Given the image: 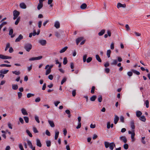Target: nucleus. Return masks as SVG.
<instances>
[{
    "mask_svg": "<svg viewBox=\"0 0 150 150\" xmlns=\"http://www.w3.org/2000/svg\"><path fill=\"white\" fill-rule=\"evenodd\" d=\"M104 143L105 147L106 148H107L108 147H109V148L111 150H113V149L114 147L112 145V143H109V142L105 141L104 142Z\"/></svg>",
    "mask_w": 150,
    "mask_h": 150,
    "instance_id": "f257e3e1",
    "label": "nucleus"
},
{
    "mask_svg": "<svg viewBox=\"0 0 150 150\" xmlns=\"http://www.w3.org/2000/svg\"><path fill=\"white\" fill-rule=\"evenodd\" d=\"M32 45L29 43H27L25 45L24 48L27 52H29L32 48Z\"/></svg>",
    "mask_w": 150,
    "mask_h": 150,
    "instance_id": "f03ea898",
    "label": "nucleus"
},
{
    "mask_svg": "<svg viewBox=\"0 0 150 150\" xmlns=\"http://www.w3.org/2000/svg\"><path fill=\"white\" fill-rule=\"evenodd\" d=\"M19 14L20 13L19 11L16 10H14L13 11V20H15L18 18Z\"/></svg>",
    "mask_w": 150,
    "mask_h": 150,
    "instance_id": "7ed1b4c3",
    "label": "nucleus"
},
{
    "mask_svg": "<svg viewBox=\"0 0 150 150\" xmlns=\"http://www.w3.org/2000/svg\"><path fill=\"white\" fill-rule=\"evenodd\" d=\"M42 57V56H40L36 57H33L30 58L29 59V60L30 61H34L35 60H38L40 59Z\"/></svg>",
    "mask_w": 150,
    "mask_h": 150,
    "instance_id": "20e7f679",
    "label": "nucleus"
},
{
    "mask_svg": "<svg viewBox=\"0 0 150 150\" xmlns=\"http://www.w3.org/2000/svg\"><path fill=\"white\" fill-rule=\"evenodd\" d=\"M11 57L4 55L3 54H0V58L3 59H11Z\"/></svg>",
    "mask_w": 150,
    "mask_h": 150,
    "instance_id": "39448f33",
    "label": "nucleus"
},
{
    "mask_svg": "<svg viewBox=\"0 0 150 150\" xmlns=\"http://www.w3.org/2000/svg\"><path fill=\"white\" fill-rule=\"evenodd\" d=\"M126 7V4H122L120 3H118L117 4V8H119L120 7H122L123 8H125Z\"/></svg>",
    "mask_w": 150,
    "mask_h": 150,
    "instance_id": "423d86ee",
    "label": "nucleus"
},
{
    "mask_svg": "<svg viewBox=\"0 0 150 150\" xmlns=\"http://www.w3.org/2000/svg\"><path fill=\"white\" fill-rule=\"evenodd\" d=\"M23 38V36L21 34H20L18 37L16 39L15 42H19Z\"/></svg>",
    "mask_w": 150,
    "mask_h": 150,
    "instance_id": "0eeeda50",
    "label": "nucleus"
},
{
    "mask_svg": "<svg viewBox=\"0 0 150 150\" xmlns=\"http://www.w3.org/2000/svg\"><path fill=\"white\" fill-rule=\"evenodd\" d=\"M120 139L122 141L125 143H126L127 142V139L125 136H121L120 137Z\"/></svg>",
    "mask_w": 150,
    "mask_h": 150,
    "instance_id": "6e6552de",
    "label": "nucleus"
},
{
    "mask_svg": "<svg viewBox=\"0 0 150 150\" xmlns=\"http://www.w3.org/2000/svg\"><path fill=\"white\" fill-rule=\"evenodd\" d=\"M39 42L42 45H45L46 44V41L45 40H41L39 41Z\"/></svg>",
    "mask_w": 150,
    "mask_h": 150,
    "instance_id": "1a4fd4ad",
    "label": "nucleus"
},
{
    "mask_svg": "<svg viewBox=\"0 0 150 150\" xmlns=\"http://www.w3.org/2000/svg\"><path fill=\"white\" fill-rule=\"evenodd\" d=\"M134 123V121L133 120H132L130 122L131 127L132 129L133 130L134 129H135Z\"/></svg>",
    "mask_w": 150,
    "mask_h": 150,
    "instance_id": "9d476101",
    "label": "nucleus"
},
{
    "mask_svg": "<svg viewBox=\"0 0 150 150\" xmlns=\"http://www.w3.org/2000/svg\"><path fill=\"white\" fill-rule=\"evenodd\" d=\"M119 120V117L117 115H115V117L114 118V123L115 124H116L117 123Z\"/></svg>",
    "mask_w": 150,
    "mask_h": 150,
    "instance_id": "9b49d317",
    "label": "nucleus"
},
{
    "mask_svg": "<svg viewBox=\"0 0 150 150\" xmlns=\"http://www.w3.org/2000/svg\"><path fill=\"white\" fill-rule=\"evenodd\" d=\"M8 71V70L1 69L0 70V73L1 74H7Z\"/></svg>",
    "mask_w": 150,
    "mask_h": 150,
    "instance_id": "f8f14e48",
    "label": "nucleus"
},
{
    "mask_svg": "<svg viewBox=\"0 0 150 150\" xmlns=\"http://www.w3.org/2000/svg\"><path fill=\"white\" fill-rule=\"evenodd\" d=\"M59 132L57 131V130H55V134L54 137L55 139L57 140L58 137L59 135Z\"/></svg>",
    "mask_w": 150,
    "mask_h": 150,
    "instance_id": "ddd939ff",
    "label": "nucleus"
},
{
    "mask_svg": "<svg viewBox=\"0 0 150 150\" xmlns=\"http://www.w3.org/2000/svg\"><path fill=\"white\" fill-rule=\"evenodd\" d=\"M21 112L24 115H28L26 110L24 108H22L21 110Z\"/></svg>",
    "mask_w": 150,
    "mask_h": 150,
    "instance_id": "4468645a",
    "label": "nucleus"
},
{
    "mask_svg": "<svg viewBox=\"0 0 150 150\" xmlns=\"http://www.w3.org/2000/svg\"><path fill=\"white\" fill-rule=\"evenodd\" d=\"M20 7L23 9H25L26 8V6L25 4L23 3H22L20 4Z\"/></svg>",
    "mask_w": 150,
    "mask_h": 150,
    "instance_id": "2eb2a0df",
    "label": "nucleus"
},
{
    "mask_svg": "<svg viewBox=\"0 0 150 150\" xmlns=\"http://www.w3.org/2000/svg\"><path fill=\"white\" fill-rule=\"evenodd\" d=\"M67 48L68 47L67 46H65L59 51L60 53H62L64 52L66 50Z\"/></svg>",
    "mask_w": 150,
    "mask_h": 150,
    "instance_id": "dca6fc26",
    "label": "nucleus"
},
{
    "mask_svg": "<svg viewBox=\"0 0 150 150\" xmlns=\"http://www.w3.org/2000/svg\"><path fill=\"white\" fill-rule=\"evenodd\" d=\"M54 26L56 28H59L60 27V24L59 22L58 21L55 22Z\"/></svg>",
    "mask_w": 150,
    "mask_h": 150,
    "instance_id": "f3484780",
    "label": "nucleus"
},
{
    "mask_svg": "<svg viewBox=\"0 0 150 150\" xmlns=\"http://www.w3.org/2000/svg\"><path fill=\"white\" fill-rule=\"evenodd\" d=\"M36 144L38 146L41 147L42 146V144L40 141L38 139H36Z\"/></svg>",
    "mask_w": 150,
    "mask_h": 150,
    "instance_id": "a211bd4d",
    "label": "nucleus"
},
{
    "mask_svg": "<svg viewBox=\"0 0 150 150\" xmlns=\"http://www.w3.org/2000/svg\"><path fill=\"white\" fill-rule=\"evenodd\" d=\"M142 113L140 111L138 110L136 112V116L138 117H139L142 115Z\"/></svg>",
    "mask_w": 150,
    "mask_h": 150,
    "instance_id": "6ab92c4d",
    "label": "nucleus"
},
{
    "mask_svg": "<svg viewBox=\"0 0 150 150\" xmlns=\"http://www.w3.org/2000/svg\"><path fill=\"white\" fill-rule=\"evenodd\" d=\"M87 6L86 4L83 3L80 6V8L82 9H84L86 8Z\"/></svg>",
    "mask_w": 150,
    "mask_h": 150,
    "instance_id": "aec40b11",
    "label": "nucleus"
},
{
    "mask_svg": "<svg viewBox=\"0 0 150 150\" xmlns=\"http://www.w3.org/2000/svg\"><path fill=\"white\" fill-rule=\"evenodd\" d=\"M139 117V119L140 120L144 122H145L146 121V118L143 115Z\"/></svg>",
    "mask_w": 150,
    "mask_h": 150,
    "instance_id": "412c9836",
    "label": "nucleus"
},
{
    "mask_svg": "<svg viewBox=\"0 0 150 150\" xmlns=\"http://www.w3.org/2000/svg\"><path fill=\"white\" fill-rule=\"evenodd\" d=\"M83 38L82 37L78 38L76 39V43L77 45H78L79 42L82 40Z\"/></svg>",
    "mask_w": 150,
    "mask_h": 150,
    "instance_id": "4be33fe9",
    "label": "nucleus"
},
{
    "mask_svg": "<svg viewBox=\"0 0 150 150\" xmlns=\"http://www.w3.org/2000/svg\"><path fill=\"white\" fill-rule=\"evenodd\" d=\"M48 122L51 127H54V125L53 121L49 120Z\"/></svg>",
    "mask_w": 150,
    "mask_h": 150,
    "instance_id": "5701e85b",
    "label": "nucleus"
},
{
    "mask_svg": "<svg viewBox=\"0 0 150 150\" xmlns=\"http://www.w3.org/2000/svg\"><path fill=\"white\" fill-rule=\"evenodd\" d=\"M27 143L29 147L31 149H33V146L31 142L29 140H27Z\"/></svg>",
    "mask_w": 150,
    "mask_h": 150,
    "instance_id": "b1692460",
    "label": "nucleus"
},
{
    "mask_svg": "<svg viewBox=\"0 0 150 150\" xmlns=\"http://www.w3.org/2000/svg\"><path fill=\"white\" fill-rule=\"evenodd\" d=\"M97 98V96L96 95H93L90 98V100L91 101H94Z\"/></svg>",
    "mask_w": 150,
    "mask_h": 150,
    "instance_id": "393cba45",
    "label": "nucleus"
},
{
    "mask_svg": "<svg viewBox=\"0 0 150 150\" xmlns=\"http://www.w3.org/2000/svg\"><path fill=\"white\" fill-rule=\"evenodd\" d=\"M131 71L137 75H139L140 74V73L139 71L136 70L134 69H132Z\"/></svg>",
    "mask_w": 150,
    "mask_h": 150,
    "instance_id": "a878e982",
    "label": "nucleus"
},
{
    "mask_svg": "<svg viewBox=\"0 0 150 150\" xmlns=\"http://www.w3.org/2000/svg\"><path fill=\"white\" fill-rule=\"evenodd\" d=\"M12 88L13 90H16L18 88V86L17 85L13 84L12 85Z\"/></svg>",
    "mask_w": 150,
    "mask_h": 150,
    "instance_id": "bb28decb",
    "label": "nucleus"
},
{
    "mask_svg": "<svg viewBox=\"0 0 150 150\" xmlns=\"http://www.w3.org/2000/svg\"><path fill=\"white\" fill-rule=\"evenodd\" d=\"M132 131L133 132L131 134V138L132 139V142H134V137L135 135V134L134 132V130Z\"/></svg>",
    "mask_w": 150,
    "mask_h": 150,
    "instance_id": "cd10ccee",
    "label": "nucleus"
},
{
    "mask_svg": "<svg viewBox=\"0 0 150 150\" xmlns=\"http://www.w3.org/2000/svg\"><path fill=\"white\" fill-rule=\"evenodd\" d=\"M105 30L103 29L98 33V35L99 36H102L105 33Z\"/></svg>",
    "mask_w": 150,
    "mask_h": 150,
    "instance_id": "c85d7f7f",
    "label": "nucleus"
},
{
    "mask_svg": "<svg viewBox=\"0 0 150 150\" xmlns=\"http://www.w3.org/2000/svg\"><path fill=\"white\" fill-rule=\"evenodd\" d=\"M98 101L100 103L102 102V96L99 95L98 96Z\"/></svg>",
    "mask_w": 150,
    "mask_h": 150,
    "instance_id": "c756f323",
    "label": "nucleus"
},
{
    "mask_svg": "<svg viewBox=\"0 0 150 150\" xmlns=\"http://www.w3.org/2000/svg\"><path fill=\"white\" fill-rule=\"evenodd\" d=\"M96 59L99 62H101L102 61L99 55L96 54Z\"/></svg>",
    "mask_w": 150,
    "mask_h": 150,
    "instance_id": "7c9ffc66",
    "label": "nucleus"
},
{
    "mask_svg": "<svg viewBox=\"0 0 150 150\" xmlns=\"http://www.w3.org/2000/svg\"><path fill=\"white\" fill-rule=\"evenodd\" d=\"M117 63V61L116 59L113 60V61L111 63V65H116Z\"/></svg>",
    "mask_w": 150,
    "mask_h": 150,
    "instance_id": "2f4dec72",
    "label": "nucleus"
},
{
    "mask_svg": "<svg viewBox=\"0 0 150 150\" xmlns=\"http://www.w3.org/2000/svg\"><path fill=\"white\" fill-rule=\"evenodd\" d=\"M11 66V65L9 64H0V67H10Z\"/></svg>",
    "mask_w": 150,
    "mask_h": 150,
    "instance_id": "473e14b6",
    "label": "nucleus"
},
{
    "mask_svg": "<svg viewBox=\"0 0 150 150\" xmlns=\"http://www.w3.org/2000/svg\"><path fill=\"white\" fill-rule=\"evenodd\" d=\"M12 73L16 75H19L21 73L19 71H12Z\"/></svg>",
    "mask_w": 150,
    "mask_h": 150,
    "instance_id": "72a5a7b5",
    "label": "nucleus"
},
{
    "mask_svg": "<svg viewBox=\"0 0 150 150\" xmlns=\"http://www.w3.org/2000/svg\"><path fill=\"white\" fill-rule=\"evenodd\" d=\"M23 118L26 123H28L29 122V118L28 117L24 116Z\"/></svg>",
    "mask_w": 150,
    "mask_h": 150,
    "instance_id": "f704fd0d",
    "label": "nucleus"
},
{
    "mask_svg": "<svg viewBox=\"0 0 150 150\" xmlns=\"http://www.w3.org/2000/svg\"><path fill=\"white\" fill-rule=\"evenodd\" d=\"M111 52V51L110 50H107V55L108 58L110 57V54Z\"/></svg>",
    "mask_w": 150,
    "mask_h": 150,
    "instance_id": "c9c22d12",
    "label": "nucleus"
},
{
    "mask_svg": "<svg viewBox=\"0 0 150 150\" xmlns=\"http://www.w3.org/2000/svg\"><path fill=\"white\" fill-rule=\"evenodd\" d=\"M43 6L42 4L40 3L38 4L37 8L38 10H40Z\"/></svg>",
    "mask_w": 150,
    "mask_h": 150,
    "instance_id": "e433bc0d",
    "label": "nucleus"
},
{
    "mask_svg": "<svg viewBox=\"0 0 150 150\" xmlns=\"http://www.w3.org/2000/svg\"><path fill=\"white\" fill-rule=\"evenodd\" d=\"M47 146V147H50L51 146V143L50 140H47L46 141Z\"/></svg>",
    "mask_w": 150,
    "mask_h": 150,
    "instance_id": "4c0bfd02",
    "label": "nucleus"
},
{
    "mask_svg": "<svg viewBox=\"0 0 150 150\" xmlns=\"http://www.w3.org/2000/svg\"><path fill=\"white\" fill-rule=\"evenodd\" d=\"M67 80V78L66 77H64L62 79L61 84V85H62Z\"/></svg>",
    "mask_w": 150,
    "mask_h": 150,
    "instance_id": "58836bf2",
    "label": "nucleus"
},
{
    "mask_svg": "<svg viewBox=\"0 0 150 150\" xmlns=\"http://www.w3.org/2000/svg\"><path fill=\"white\" fill-rule=\"evenodd\" d=\"M68 61L67 59V58L66 57H65L64 58L63 64L64 65H66Z\"/></svg>",
    "mask_w": 150,
    "mask_h": 150,
    "instance_id": "ea45409f",
    "label": "nucleus"
},
{
    "mask_svg": "<svg viewBox=\"0 0 150 150\" xmlns=\"http://www.w3.org/2000/svg\"><path fill=\"white\" fill-rule=\"evenodd\" d=\"M26 132L27 133V134H28V135L29 137H32L33 136L32 134L28 130H26Z\"/></svg>",
    "mask_w": 150,
    "mask_h": 150,
    "instance_id": "a19ab883",
    "label": "nucleus"
},
{
    "mask_svg": "<svg viewBox=\"0 0 150 150\" xmlns=\"http://www.w3.org/2000/svg\"><path fill=\"white\" fill-rule=\"evenodd\" d=\"M35 95L34 94L28 93L27 94V96L28 98H30L31 97Z\"/></svg>",
    "mask_w": 150,
    "mask_h": 150,
    "instance_id": "79ce46f5",
    "label": "nucleus"
},
{
    "mask_svg": "<svg viewBox=\"0 0 150 150\" xmlns=\"http://www.w3.org/2000/svg\"><path fill=\"white\" fill-rule=\"evenodd\" d=\"M20 17H18L17 18L16 20L15 24L16 25H17L18 24V23L20 21Z\"/></svg>",
    "mask_w": 150,
    "mask_h": 150,
    "instance_id": "37998d69",
    "label": "nucleus"
},
{
    "mask_svg": "<svg viewBox=\"0 0 150 150\" xmlns=\"http://www.w3.org/2000/svg\"><path fill=\"white\" fill-rule=\"evenodd\" d=\"M95 89V87L94 86H93L91 88V93L92 94H94V91Z\"/></svg>",
    "mask_w": 150,
    "mask_h": 150,
    "instance_id": "c03bdc74",
    "label": "nucleus"
},
{
    "mask_svg": "<svg viewBox=\"0 0 150 150\" xmlns=\"http://www.w3.org/2000/svg\"><path fill=\"white\" fill-rule=\"evenodd\" d=\"M6 24L7 22H2L0 25V29H1L3 26Z\"/></svg>",
    "mask_w": 150,
    "mask_h": 150,
    "instance_id": "a18cd8bd",
    "label": "nucleus"
},
{
    "mask_svg": "<svg viewBox=\"0 0 150 150\" xmlns=\"http://www.w3.org/2000/svg\"><path fill=\"white\" fill-rule=\"evenodd\" d=\"M120 120L121 122H124V117L122 116L120 117Z\"/></svg>",
    "mask_w": 150,
    "mask_h": 150,
    "instance_id": "49530a36",
    "label": "nucleus"
},
{
    "mask_svg": "<svg viewBox=\"0 0 150 150\" xmlns=\"http://www.w3.org/2000/svg\"><path fill=\"white\" fill-rule=\"evenodd\" d=\"M35 120L38 123H39L40 122V121L39 119V117L38 116L35 115Z\"/></svg>",
    "mask_w": 150,
    "mask_h": 150,
    "instance_id": "de8ad7c7",
    "label": "nucleus"
},
{
    "mask_svg": "<svg viewBox=\"0 0 150 150\" xmlns=\"http://www.w3.org/2000/svg\"><path fill=\"white\" fill-rule=\"evenodd\" d=\"M55 35L58 38H59L60 37V35L58 32H56L55 33Z\"/></svg>",
    "mask_w": 150,
    "mask_h": 150,
    "instance_id": "09e8293b",
    "label": "nucleus"
},
{
    "mask_svg": "<svg viewBox=\"0 0 150 150\" xmlns=\"http://www.w3.org/2000/svg\"><path fill=\"white\" fill-rule=\"evenodd\" d=\"M51 72V70H50L49 69H47L46 71L45 74L46 75H47L50 74Z\"/></svg>",
    "mask_w": 150,
    "mask_h": 150,
    "instance_id": "8fccbe9b",
    "label": "nucleus"
},
{
    "mask_svg": "<svg viewBox=\"0 0 150 150\" xmlns=\"http://www.w3.org/2000/svg\"><path fill=\"white\" fill-rule=\"evenodd\" d=\"M145 104L146 105V107L147 108H148L149 107V101L148 100H146Z\"/></svg>",
    "mask_w": 150,
    "mask_h": 150,
    "instance_id": "3c124183",
    "label": "nucleus"
},
{
    "mask_svg": "<svg viewBox=\"0 0 150 150\" xmlns=\"http://www.w3.org/2000/svg\"><path fill=\"white\" fill-rule=\"evenodd\" d=\"M87 57V56L86 54H85L83 55V61L84 62H86Z\"/></svg>",
    "mask_w": 150,
    "mask_h": 150,
    "instance_id": "603ef678",
    "label": "nucleus"
},
{
    "mask_svg": "<svg viewBox=\"0 0 150 150\" xmlns=\"http://www.w3.org/2000/svg\"><path fill=\"white\" fill-rule=\"evenodd\" d=\"M10 46V44L9 43H8L6 45V47L5 49V51H6L7 50L8 48Z\"/></svg>",
    "mask_w": 150,
    "mask_h": 150,
    "instance_id": "864d4df0",
    "label": "nucleus"
},
{
    "mask_svg": "<svg viewBox=\"0 0 150 150\" xmlns=\"http://www.w3.org/2000/svg\"><path fill=\"white\" fill-rule=\"evenodd\" d=\"M123 147L126 150L129 147L128 145L127 144H124L123 146Z\"/></svg>",
    "mask_w": 150,
    "mask_h": 150,
    "instance_id": "5fc2aeb1",
    "label": "nucleus"
},
{
    "mask_svg": "<svg viewBox=\"0 0 150 150\" xmlns=\"http://www.w3.org/2000/svg\"><path fill=\"white\" fill-rule=\"evenodd\" d=\"M92 60V58L91 57H88L86 59V62L87 63H88L90 62Z\"/></svg>",
    "mask_w": 150,
    "mask_h": 150,
    "instance_id": "6e6d98bb",
    "label": "nucleus"
},
{
    "mask_svg": "<svg viewBox=\"0 0 150 150\" xmlns=\"http://www.w3.org/2000/svg\"><path fill=\"white\" fill-rule=\"evenodd\" d=\"M110 71V69L108 68H105V72L106 73H108Z\"/></svg>",
    "mask_w": 150,
    "mask_h": 150,
    "instance_id": "4d7b16f0",
    "label": "nucleus"
},
{
    "mask_svg": "<svg viewBox=\"0 0 150 150\" xmlns=\"http://www.w3.org/2000/svg\"><path fill=\"white\" fill-rule=\"evenodd\" d=\"M18 98H21V97L22 96V94L21 92H18Z\"/></svg>",
    "mask_w": 150,
    "mask_h": 150,
    "instance_id": "13d9d810",
    "label": "nucleus"
},
{
    "mask_svg": "<svg viewBox=\"0 0 150 150\" xmlns=\"http://www.w3.org/2000/svg\"><path fill=\"white\" fill-rule=\"evenodd\" d=\"M40 100V98L39 97L36 98L35 100V101L36 103L39 102Z\"/></svg>",
    "mask_w": 150,
    "mask_h": 150,
    "instance_id": "bf43d9fd",
    "label": "nucleus"
},
{
    "mask_svg": "<svg viewBox=\"0 0 150 150\" xmlns=\"http://www.w3.org/2000/svg\"><path fill=\"white\" fill-rule=\"evenodd\" d=\"M132 72H133L132 71H129V72H127V75L129 77L132 76L133 74Z\"/></svg>",
    "mask_w": 150,
    "mask_h": 150,
    "instance_id": "052dcab7",
    "label": "nucleus"
},
{
    "mask_svg": "<svg viewBox=\"0 0 150 150\" xmlns=\"http://www.w3.org/2000/svg\"><path fill=\"white\" fill-rule=\"evenodd\" d=\"M114 48V43L113 42H112L110 45V49L111 50H113Z\"/></svg>",
    "mask_w": 150,
    "mask_h": 150,
    "instance_id": "680f3d73",
    "label": "nucleus"
},
{
    "mask_svg": "<svg viewBox=\"0 0 150 150\" xmlns=\"http://www.w3.org/2000/svg\"><path fill=\"white\" fill-rule=\"evenodd\" d=\"M19 148L21 150H24L22 144H20L19 145Z\"/></svg>",
    "mask_w": 150,
    "mask_h": 150,
    "instance_id": "e2e57ef3",
    "label": "nucleus"
},
{
    "mask_svg": "<svg viewBox=\"0 0 150 150\" xmlns=\"http://www.w3.org/2000/svg\"><path fill=\"white\" fill-rule=\"evenodd\" d=\"M60 102L59 101H54V104L55 106L57 107L59 104L60 103Z\"/></svg>",
    "mask_w": 150,
    "mask_h": 150,
    "instance_id": "0e129e2a",
    "label": "nucleus"
},
{
    "mask_svg": "<svg viewBox=\"0 0 150 150\" xmlns=\"http://www.w3.org/2000/svg\"><path fill=\"white\" fill-rule=\"evenodd\" d=\"M45 133L48 136H50L51 135L50 132L48 130H47L46 131Z\"/></svg>",
    "mask_w": 150,
    "mask_h": 150,
    "instance_id": "69168bd1",
    "label": "nucleus"
},
{
    "mask_svg": "<svg viewBox=\"0 0 150 150\" xmlns=\"http://www.w3.org/2000/svg\"><path fill=\"white\" fill-rule=\"evenodd\" d=\"M13 30L12 29H11L10 30L9 33V35H11L13 34Z\"/></svg>",
    "mask_w": 150,
    "mask_h": 150,
    "instance_id": "338daca9",
    "label": "nucleus"
},
{
    "mask_svg": "<svg viewBox=\"0 0 150 150\" xmlns=\"http://www.w3.org/2000/svg\"><path fill=\"white\" fill-rule=\"evenodd\" d=\"M33 131L35 133H37L38 132V130H37V128L35 127H33Z\"/></svg>",
    "mask_w": 150,
    "mask_h": 150,
    "instance_id": "774afa93",
    "label": "nucleus"
}]
</instances>
